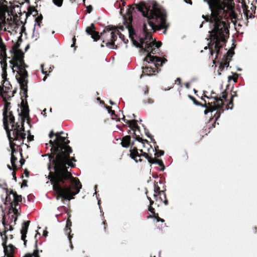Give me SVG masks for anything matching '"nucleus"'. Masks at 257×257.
Masks as SVG:
<instances>
[{
    "label": "nucleus",
    "instance_id": "c9c22d12",
    "mask_svg": "<svg viewBox=\"0 0 257 257\" xmlns=\"http://www.w3.org/2000/svg\"><path fill=\"white\" fill-rule=\"evenodd\" d=\"M7 4L6 0H0V12L8 10Z\"/></svg>",
    "mask_w": 257,
    "mask_h": 257
},
{
    "label": "nucleus",
    "instance_id": "58836bf2",
    "mask_svg": "<svg viewBox=\"0 0 257 257\" xmlns=\"http://www.w3.org/2000/svg\"><path fill=\"white\" fill-rule=\"evenodd\" d=\"M2 69V77L3 78V81H4V83L5 82L6 80H8L7 78V68Z\"/></svg>",
    "mask_w": 257,
    "mask_h": 257
},
{
    "label": "nucleus",
    "instance_id": "603ef678",
    "mask_svg": "<svg viewBox=\"0 0 257 257\" xmlns=\"http://www.w3.org/2000/svg\"><path fill=\"white\" fill-rule=\"evenodd\" d=\"M15 193H17L16 191H14L13 190L11 189L9 190L8 189H7L6 190V194L7 195L10 196L11 194H12L13 195V197L14 196Z\"/></svg>",
    "mask_w": 257,
    "mask_h": 257
},
{
    "label": "nucleus",
    "instance_id": "bb28decb",
    "mask_svg": "<svg viewBox=\"0 0 257 257\" xmlns=\"http://www.w3.org/2000/svg\"><path fill=\"white\" fill-rule=\"evenodd\" d=\"M16 248L12 244H10L9 245H6V249H4V252L6 255L14 254L15 252Z\"/></svg>",
    "mask_w": 257,
    "mask_h": 257
},
{
    "label": "nucleus",
    "instance_id": "2eb2a0df",
    "mask_svg": "<svg viewBox=\"0 0 257 257\" xmlns=\"http://www.w3.org/2000/svg\"><path fill=\"white\" fill-rule=\"evenodd\" d=\"M30 223V221H26L23 223L22 228L21 229V239L24 241V244L25 247L27 246V241L26 239L28 230Z\"/></svg>",
    "mask_w": 257,
    "mask_h": 257
},
{
    "label": "nucleus",
    "instance_id": "09e8293b",
    "mask_svg": "<svg viewBox=\"0 0 257 257\" xmlns=\"http://www.w3.org/2000/svg\"><path fill=\"white\" fill-rule=\"evenodd\" d=\"M223 59H224V62H221V63L222 64L224 67H228L229 65V61L230 60L224 59V58H223Z\"/></svg>",
    "mask_w": 257,
    "mask_h": 257
},
{
    "label": "nucleus",
    "instance_id": "f704fd0d",
    "mask_svg": "<svg viewBox=\"0 0 257 257\" xmlns=\"http://www.w3.org/2000/svg\"><path fill=\"white\" fill-rule=\"evenodd\" d=\"M21 207H19V208H17V206H14L12 207H10V210H12L13 214L12 215H15L18 218L19 216L21 215L20 212L19 211V209H20Z\"/></svg>",
    "mask_w": 257,
    "mask_h": 257
},
{
    "label": "nucleus",
    "instance_id": "c85d7f7f",
    "mask_svg": "<svg viewBox=\"0 0 257 257\" xmlns=\"http://www.w3.org/2000/svg\"><path fill=\"white\" fill-rule=\"evenodd\" d=\"M8 58L7 54H0V64L2 69L7 68V59Z\"/></svg>",
    "mask_w": 257,
    "mask_h": 257
},
{
    "label": "nucleus",
    "instance_id": "5fc2aeb1",
    "mask_svg": "<svg viewBox=\"0 0 257 257\" xmlns=\"http://www.w3.org/2000/svg\"><path fill=\"white\" fill-rule=\"evenodd\" d=\"M225 67H224L223 65L221 63H220V65L218 68V75H221V72L224 70Z\"/></svg>",
    "mask_w": 257,
    "mask_h": 257
},
{
    "label": "nucleus",
    "instance_id": "c03bdc74",
    "mask_svg": "<svg viewBox=\"0 0 257 257\" xmlns=\"http://www.w3.org/2000/svg\"><path fill=\"white\" fill-rule=\"evenodd\" d=\"M20 44L19 43V42H17L16 43L15 45H14L12 47V50H11V52H15V51H17V50H20L19 49V47H20Z\"/></svg>",
    "mask_w": 257,
    "mask_h": 257
},
{
    "label": "nucleus",
    "instance_id": "473e14b6",
    "mask_svg": "<svg viewBox=\"0 0 257 257\" xmlns=\"http://www.w3.org/2000/svg\"><path fill=\"white\" fill-rule=\"evenodd\" d=\"M17 161V158L14 155V154H11V162L13 170H17L18 169L17 166L16 164Z\"/></svg>",
    "mask_w": 257,
    "mask_h": 257
},
{
    "label": "nucleus",
    "instance_id": "5701e85b",
    "mask_svg": "<svg viewBox=\"0 0 257 257\" xmlns=\"http://www.w3.org/2000/svg\"><path fill=\"white\" fill-rule=\"evenodd\" d=\"M131 137L129 135L125 136L121 139V145L123 148H128L131 145L133 146L134 145V143H131Z\"/></svg>",
    "mask_w": 257,
    "mask_h": 257
},
{
    "label": "nucleus",
    "instance_id": "680f3d73",
    "mask_svg": "<svg viewBox=\"0 0 257 257\" xmlns=\"http://www.w3.org/2000/svg\"><path fill=\"white\" fill-rule=\"evenodd\" d=\"M72 225V223L70 220L68 219L66 221V227H70Z\"/></svg>",
    "mask_w": 257,
    "mask_h": 257
},
{
    "label": "nucleus",
    "instance_id": "393cba45",
    "mask_svg": "<svg viewBox=\"0 0 257 257\" xmlns=\"http://www.w3.org/2000/svg\"><path fill=\"white\" fill-rule=\"evenodd\" d=\"M13 200L10 202L11 207L16 206H18L19 203L22 201V197L21 195H18L17 193H15L13 197Z\"/></svg>",
    "mask_w": 257,
    "mask_h": 257
},
{
    "label": "nucleus",
    "instance_id": "0eeeda50",
    "mask_svg": "<svg viewBox=\"0 0 257 257\" xmlns=\"http://www.w3.org/2000/svg\"><path fill=\"white\" fill-rule=\"evenodd\" d=\"M203 107L206 108L204 110L205 114H207L209 112L217 110L214 114L215 121L220 117L221 113L224 111V103L220 99L217 100V104H214L212 102H208V103L206 102V106Z\"/></svg>",
    "mask_w": 257,
    "mask_h": 257
},
{
    "label": "nucleus",
    "instance_id": "69168bd1",
    "mask_svg": "<svg viewBox=\"0 0 257 257\" xmlns=\"http://www.w3.org/2000/svg\"><path fill=\"white\" fill-rule=\"evenodd\" d=\"M76 38L75 37H74L73 38H72V41H73V43L72 44V45H71V47H75V43H76Z\"/></svg>",
    "mask_w": 257,
    "mask_h": 257
},
{
    "label": "nucleus",
    "instance_id": "f257e3e1",
    "mask_svg": "<svg viewBox=\"0 0 257 257\" xmlns=\"http://www.w3.org/2000/svg\"><path fill=\"white\" fill-rule=\"evenodd\" d=\"M63 132L54 133L52 130L49 137L52 139L56 137L54 141L50 140L51 147V153L46 154L49 160L48 169L50 171L48 179L52 185L53 189L56 193V198L62 201L70 200L74 199V196L78 194L82 188V185L79 179L74 177L68 171L69 167L74 168L76 162L74 157H70L72 152L71 147L69 146L70 141L67 137L61 136Z\"/></svg>",
    "mask_w": 257,
    "mask_h": 257
},
{
    "label": "nucleus",
    "instance_id": "7c9ffc66",
    "mask_svg": "<svg viewBox=\"0 0 257 257\" xmlns=\"http://www.w3.org/2000/svg\"><path fill=\"white\" fill-rule=\"evenodd\" d=\"M33 12H35V14L33 15V16L35 17L36 15H38V12L35 9V7L29 6L28 8L27 16L28 17V16L33 14Z\"/></svg>",
    "mask_w": 257,
    "mask_h": 257
},
{
    "label": "nucleus",
    "instance_id": "774afa93",
    "mask_svg": "<svg viewBox=\"0 0 257 257\" xmlns=\"http://www.w3.org/2000/svg\"><path fill=\"white\" fill-rule=\"evenodd\" d=\"M15 171L16 170H14V171L12 173V175H13V179L15 181H17V177H16V173Z\"/></svg>",
    "mask_w": 257,
    "mask_h": 257
},
{
    "label": "nucleus",
    "instance_id": "39448f33",
    "mask_svg": "<svg viewBox=\"0 0 257 257\" xmlns=\"http://www.w3.org/2000/svg\"><path fill=\"white\" fill-rule=\"evenodd\" d=\"M12 129L9 128V125L8 127H4L7 134L8 137L10 142L14 141H22L23 142L26 139V134L24 133V123H22V127L20 128V125L18 122L11 123Z\"/></svg>",
    "mask_w": 257,
    "mask_h": 257
},
{
    "label": "nucleus",
    "instance_id": "cd10ccee",
    "mask_svg": "<svg viewBox=\"0 0 257 257\" xmlns=\"http://www.w3.org/2000/svg\"><path fill=\"white\" fill-rule=\"evenodd\" d=\"M149 163L151 164H158L161 168L160 169V171H163L165 169V166L164 165L163 162L162 160L158 159H155V158H150Z\"/></svg>",
    "mask_w": 257,
    "mask_h": 257
},
{
    "label": "nucleus",
    "instance_id": "4468645a",
    "mask_svg": "<svg viewBox=\"0 0 257 257\" xmlns=\"http://www.w3.org/2000/svg\"><path fill=\"white\" fill-rule=\"evenodd\" d=\"M86 32L87 34L91 36V38L94 41H97L100 39L99 34L95 31V27L93 24H91L89 27L86 28Z\"/></svg>",
    "mask_w": 257,
    "mask_h": 257
},
{
    "label": "nucleus",
    "instance_id": "4d7b16f0",
    "mask_svg": "<svg viewBox=\"0 0 257 257\" xmlns=\"http://www.w3.org/2000/svg\"><path fill=\"white\" fill-rule=\"evenodd\" d=\"M230 94H231L230 98L232 99H233V98L234 97L237 96V94L236 91H231Z\"/></svg>",
    "mask_w": 257,
    "mask_h": 257
},
{
    "label": "nucleus",
    "instance_id": "4c0bfd02",
    "mask_svg": "<svg viewBox=\"0 0 257 257\" xmlns=\"http://www.w3.org/2000/svg\"><path fill=\"white\" fill-rule=\"evenodd\" d=\"M234 54L233 50H229L228 51H227L225 55H224L223 58L224 59L230 60L231 58L232 57L233 55Z\"/></svg>",
    "mask_w": 257,
    "mask_h": 257
},
{
    "label": "nucleus",
    "instance_id": "3c124183",
    "mask_svg": "<svg viewBox=\"0 0 257 257\" xmlns=\"http://www.w3.org/2000/svg\"><path fill=\"white\" fill-rule=\"evenodd\" d=\"M164 154V151L159 150L156 152L155 155L156 157H161V156H163Z\"/></svg>",
    "mask_w": 257,
    "mask_h": 257
},
{
    "label": "nucleus",
    "instance_id": "49530a36",
    "mask_svg": "<svg viewBox=\"0 0 257 257\" xmlns=\"http://www.w3.org/2000/svg\"><path fill=\"white\" fill-rule=\"evenodd\" d=\"M10 143L11 148L12 149L11 154H14V153L17 152L16 149L15 148V146H16V145L15 143H13V142H12L11 143L10 142Z\"/></svg>",
    "mask_w": 257,
    "mask_h": 257
},
{
    "label": "nucleus",
    "instance_id": "de8ad7c7",
    "mask_svg": "<svg viewBox=\"0 0 257 257\" xmlns=\"http://www.w3.org/2000/svg\"><path fill=\"white\" fill-rule=\"evenodd\" d=\"M53 2L58 7H61L63 4V0H53Z\"/></svg>",
    "mask_w": 257,
    "mask_h": 257
},
{
    "label": "nucleus",
    "instance_id": "864d4df0",
    "mask_svg": "<svg viewBox=\"0 0 257 257\" xmlns=\"http://www.w3.org/2000/svg\"><path fill=\"white\" fill-rule=\"evenodd\" d=\"M155 218L157 220V222H164L165 221L164 219H162V218H161L159 216V214L158 213H156V214H155Z\"/></svg>",
    "mask_w": 257,
    "mask_h": 257
},
{
    "label": "nucleus",
    "instance_id": "1a4fd4ad",
    "mask_svg": "<svg viewBox=\"0 0 257 257\" xmlns=\"http://www.w3.org/2000/svg\"><path fill=\"white\" fill-rule=\"evenodd\" d=\"M130 157L134 160L136 163L138 162H142L143 160L141 159V157L143 156L145 157L149 162L150 158H152L151 155H150L149 153L146 152L143 153L142 154H139V150L137 147H134L130 150Z\"/></svg>",
    "mask_w": 257,
    "mask_h": 257
},
{
    "label": "nucleus",
    "instance_id": "412c9836",
    "mask_svg": "<svg viewBox=\"0 0 257 257\" xmlns=\"http://www.w3.org/2000/svg\"><path fill=\"white\" fill-rule=\"evenodd\" d=\"M43 20V16L42 14H40L39 16H38L37 18L35 19V22L37 24L35 25L34 30H33V36H34L35 34H36V38L38 37V35H39V28L40 27L41 23H42V21ZM37 39V38H36Z\"/></svg>",
    "mask_w": 257,
    "mask_h": 257
},
{
    "label": "nucleus",
    "instance_id": "a878e982",
    "mask_svg": "<svg viewBox=\"0 0 257 257\" xmlns=\"http://www.w3.org/2000/svg\"><path fill=\"white\" fill-rule=\"evenodd\" d=\"M137 131H134L133 133V137L135 138L136 140L139 141V142H141L143 145V147H145V144L147 143L150 146V148H152L151 145H150L149 144V141L146 139H143L139 135L137 134Z\"/></svg>",
    "mask_w": 257,
    "mask_h": 257
},
{
    "label": "nucleus",
    "instance_id": "338daca9",
    "mask_svg": "<svg viewBox=\"0 0 257 257\" xmlns=\"http://www.w3.org/2000/svg\"><path fill=\"white\" fill-rule=\"evenodd\" d=\"M15 226L14 225H7V226L8 228V231H12L14 230L13 226Z\"/></svg>",
    "mask_w": 257,
    "mask_h": 257
},
{
    "label": "nucleus",
    "instance_id": "72a5a7b5",
    "mask_svg": "<svg viewBox=\"0 0 257 257\" xmlns=\"http://www.w3.org/2000/svg\"><path fill=\"white\" fill-rule=\"evenodd\" d=\"M36 249L34 251L33 253H27L23 257H40L39 255V251L37 249V240L36 241Z\"/></svg>",
    "mask_w": 257,
    "mask_h": 257
},
{
    "label": "nucleus",
    "instance_id": "f8f14e48",
    "mask_svg": "<svg viewBox=\"0 0 257 257\" xmlns=\"http://www.w3.org/2000/svg\"><path fill=\"white\" fill-rule=\"evenodd\" d=\"M8 218L6 215H4L2 218V223L6 228V227H7V225H14L16 224V222L17 221V217L15 215H12V213L9 211L7 214Z\"/></svg>",
    "mask_w": 257,
    "mask_h": 257
},
{
    "label": "nucleus",
    "instance_id": "6e6d98bb",
    "mask_svg": "<svg viewBox=\"0 0 257 257\" xmlns=\"http://www.w3.org/2000/svg\"><path fill=\"white\" fill-rule=\"evenodd\" d=\"M10 63L12 65V68H14V67H16V60L15 59V58L13 57L12 60H11L10 61Z\"/></svg>",
    "mask_w": 257,
    "mask_h": 257
},
{
    "label": "nucleus",
    "instance_id": "a211bd4d",
    "mask_svg": "<svg viewBox=\"0 0 257 257\" xmlns=\"http://www.w3.org/2000/svg\"><path fill=\"white\" fill-rule=\"evenodd\" d=\"M122 119L127 124H128V126L131 128L132 130L133 131H138L139 133L140 132V128L139 125H138V120L134 119L133 120H128L125 118L124 116H123Z\"/></svg>",
    "mask_w": 257,
    "mask_h": 257
},
{
    "label": "nucleus",
    "instance_id": "c756f323",
    "mask_svg": "<svg viewBox=\"0 0 257 257\" xmlns=\"http://www.w3.org/2000/svg\"><path fill=\"white\" fill-rule=\"evenodd\" d=\"M188 96H189V98L193 101V103L195 105L201 106H206V101L203 98V97H201V99L204 101V104L198 101L193 96H192L190 95H189Z\"/></svg>",
    "mask_w": 257,
    "mask_h": 257
},
{
    "label": "nucleus",
    "instance_id": "a18cd8bd",
    "mask_svg": "<svg viewBox=\"0 0 257 257\" xmlns=\"http://www.w3.org/2000/svg\"><path fill=\"white\" fill-rule=\"evenodd\" d=\"M71 232V229L70 227H66L65 229V232L66 234H68V237L69 238V240L71 241V239L72 238V236L70 234V233Z\"/></svg>",
    "mask_w": 257,
    "mask_h": 257
},
{
    "label": "nucleus",
    "instance_id": "f3484780",
    "mask_svg": "<svg viewBox=\"0 0 257 257\" xmlns=\"http://www.w3.org/2000/svg\"><path fill=\"white\" fill-rule=\"evenodd\" d=\"M221 96L218 97V95L215 92L212 91L211 93V98L214 99V100L213 101H211L212 103L214 104H217V100H218V99H220L221 101H223L222 99H224L225 101H227L228 93L226 92V91L224 90V91H223L221 93Z\"/></svg>",
    "mask_w": 257,
    "mask_h": 257
},
{
    "label": "nucleus",
    "instance_id": "f03ea898",
    "mask_svg": "<svg viewBox=\"0 0 257 257\" xmlns=\"http://www.w3.org/2000/svg\"><path fill=\"white\" fill-rule=\"evenodd\" d=\"M137 9L141 12L143 16L147 18V24L151 28L148 29L147 24L144 23L143 27V35L144 37L140 38V42L135 39L134 36L136 35L135 30L132 25L133 21L132 16L130 14L132 10L128 9L127 13L128 18L125 19L124 24L128 30L129 36L133 44L137 47L140 48L148 54H156L159 53L160 49L154 47L148 44V42L153 39L151 31L154 32L161 29H165L163 33L165 34L167 29L169 27V24L166 22L167 15L166 12L160 8L159 5L153 2L151 4L149 5L142 2L137 6ZM134 8L132 9V10Z\"/></svg>",
    "mask_w": 257,
    "mask_h": 257
},
{
    "label": "nucleus",
    "instance_id": "20e7f679",
    "mask_svg": "<svg viewBox=\"0 0 257 257\" xmlns=\"http://www.w3.org/2000/svg\"><path fill=\"white\" fill-rule=\"evenodd\" d=\"M16 67L18 69L16 79L20 84L21 90H23V96L28 97V73L26 70L28 66L25 63L24 58L16 59Z\"/></svg>",
    "mask_w": 257,
    "mask_h": 257
},
{
    "label": "nucleus",
    "instance_id": "423d86ee",
    "mask_svg": "<svg viewBox=\"0 0 257 257\" xmlns=\"http://www.w3.org/2000/svg\"><path fill=\"white\" fill-rule=\"evenodd\" d=\"M5 102L3 109V123L4 127H8L9 123H14L15 122V118L13 112L10 110L11 103L8 102V98L6 96H1Z\"/></svg>",
    "mask_w": 257,
    "mask_h": 257
},
{
    "label": "nucleus",
    "instance_id": "9d476101",
    "mask_svg": "<svg viewBox=\"0 0 257 257\" xmlns=\"http://www.w3.org/2000/svg\"><path fill=\"white\" fill-rule=\"evenodd\" d=\"M20 94L21 95V103L20 104L21 108L22 109V112L20 114V115L23 117L22 120V123H24L25 121V118H27L29 116V109L28 102L26 100L27 97H26L25 96H23V90H21Z\"/></svg>",
    "mask_w": 257,
    "mask_h": 257
},
{
    "label": "nucleus",
    "instance_id": "37998d69",
    "mask_svg": "<svg viewBox=\"0 0 257 257\" xmlns=\"http://www.w3.org/2000/svg\"><path fill=\"white\" fill-rule=\"evenodd\" d=\"M233 99H231V98L230 99L229 101L228 102V103L227 104V105L226 106V109H232L233 108Z\"/></svg>",
    "mask_w": 257,
    "mask_h": 257
},
{
    "label": "nucleus",
    "instance_id": "aec40b11",
    "mask_svg": "<svg viewBox=\"0 0 257 257\" xmlns=\"http://www.w3.org/2000/svg\"><path fill=\"white\" fill-rule=\"evenodd\" d=\"M154 197L155 199L157 201L158 200V196H162L164 193H165L166 188L163 189L162 190H160V187L158 185L157 182L155 181L154 182Z\"/></svg>",
    "mask_w": 257,
    "mask_h": 257
},
{
    "label": "nucleus",
    "instance_id": "ea45409f",
    "mask_svg": "<svg viewBox=\"0 0 257 257\" xmlns=\"http://www.w3.org/2000/svg\"><path fill=\"white\" fill-rule=\"evenodd\" d=\"M6 46L4 42L0 43V54H7L6 53Z\"/></svg>",
    "mask_w": 257,
    "mask_h": 257
},
{
    "label": "nucleus",
    "instance_id": "6ab92c4d",
    "mask_svg": "<svg viewBox=\"0 0 257 257\" xmlns=\"http://www.w3.org/2000/svg\"><path fill=\"white\" fill-rule=\"evenodd\" d=\"M111 42H106V46L111 49H116L117 46L115 45V41L117 40V30H114L111 32Z\"/></svg>",
    "mask_w": 257,
    "mask_h": 257
},
{
    "label": "nucleus",
    "instance_id": "e2e57ef3",
    "mask_svg": "<svg viewBox=\"0 0 257 257\" xmlns=\"http://www.w3.org/2000/svg\"><path fill=\"white\" fill-rule=\"evenodd\" d=\"M26 186H27V180H23L22 184L21 185V187L22 188L23 187H26Z\"/></svg>",
    "mask_w": 257,
    "mask_h": 257
},
{
    "label": "nucleus",
    "instance_id": "0e129e2a",
    "mask_svg": "<svg viewBox=\"0 0 257 257\" xmlns=\"http://www.w3.org/2000/svg\"><path fill=\"white\" fill-rule=\"evenodd\" d=\"M92 7L91 6H89L88 7H87V12L88 13H90L92 11Z\"/></svg>",
    "mask_w": 257,
    "mask_h": 257
},
{
    "label": "nucleus",
    "instance_id": "052dcab7",
    "mask_svg": "<svg viewBox=\"0 0 257 257\" xmlns=\"http://www.w3.org/2000/svg\"><path fill=\"white\" fill-rule=\"evenodd\" d=\"M146 136L148 137V138H151V140L152 141H153L155 143H156L155 141V140H154L153 139V137L152 136H151V135L150 134V133L149 132H146Z\"/></svg>",
    "mask_w": 257,
    "mask_h": 257
},
{
    "label": "nucleus",
    "instance_id": "2f4dec72",
    "mask_svg": "<svg viewBox=\"0 0 257 257\" xmlns=\"http://www.w3.org/2000/svg\"><path fill=\"white\" fill-rule=\"evenodd\" d=\"M12 54H14L13 57L15 59H19L20 58H24V53L21 50H17V51L12 52Z\"/></svg>",
    "mask_w": 257,
    "mask_h": 257
},
{
    "label": "nucleus",
    "instance_id": "7ed1b4c3",
    "mask_svg": "<svg viewBox=\"0 0 257 257\" xmlns=\"http://www.w3.org/2000/svg\"><path fill=\"white\" fill-rule=\"evenodd\" d=\"M207 3L211 11L210 15H203L206 22L213 24L214 28L210 34L211 44L209 49L211 56L216 53L215 59L221 55V49L225 45L229 36V23L227 15L233 12V0H204Z\"/></svg>",
    "mask_w": 257,
    "mask_h": 257
},
{
    "label": "nucleus",
    "instance_id": "8fccbe9b",
    "mask_svg": "<svg viewBox=\"0 0 257 257\" xmlns=\"http://www.w3.org/2000/svg\"><path fill=\"white\" fill-rule=\"evenodd\" d=\"M17 90L15 89L13 91L12 94L11 95H9V93H7V94H5L4 96H6L8 98V99L9 100H11V97H13L14 96V94L16 93Z\"/></svg>",
    "mask_w": 257,
    "mask_h": 257
},
{
    "label": "nucleus",
    "instance_id": "4be33fe9",
    "mask_svg": "<svg viewBox=\"0 0 257 257\" xmlns=\"http://www.w3.org/2000/svg\"><path fill=\"white\" fill-rule=\"evenodd\" d=\"M145 62L144 61V63ZM144 65H145V67H143V72L146 75H151L153 74L154 73H155L156 71H157L158 72V70L155 67H153L152 66H147V64H144Z\"/></svg>",
    "mask_w": 257,
    "mask_h": 257
},
{
    "label": "nucleus",
    "instance_id": "e433bc0d",
    "mask_svg": "<svg viewBox=\"0 0 257 257\" xmlns=\"http://www.w3.org/2000/svg\"><path fill=\"white\" fill-rule=\"evenodd\" d=\"M152 41H149L148 44L151 45L155 48L159 49L162 44V42L161 41H156V40H153L152 39Z\"/></svg>",
    "mask_w": 257,
    "mask_h": 257
},
{
    "label": "nucleus",
    "instance_id": "b1692460",
    "mask_svg": "<svg viewBox=\"0 0 257 257\" xmlns=\"http://www.w3.org/2000/svg\"><path fill=\"white\" fill-rule=\"evenodd\" d=\"M8 231V228L6 227V228H4V230L2 232H0L1 236L2 238L3 242L2 245L4 247V249H6V245L7 244V241L8 239V236L7 235V233Z\"/></svg>",
    "mask_w": 257,
    "mask_h": 257
},
{
    "label": "nucleus",
    "instance_id": "9b49d317",
    "mask_svg": "<svg viewBox=\"0 0 257 257\" xmlns=\"http://www.w3.org/2000/svg\"><path fill=\"white\" fill-rule=\"evenodd\" d=\"M116 29V28L111 25H108L106 26L103 31L100 33V38L101 37L102 40V42L106 44V42H111V32L109 33L110 31H113L114 30Z\"/></svg>",
    "mask_w": 257,
    "mask_h": 257
},
{
    "label": "nucleus",
    "instance_id": "ddd939ff",
    "mask_svg": "<svg viewBox=\"0 0 257 257\" xmlns=\"http://www.w3.org/2000/svg\"><path fill=\"white\" fill-rule=\"evenodd\" d=\"M248 7L244 4L242 6V9L243 13L246 17V19H252L255 17V13L256 10V7L253 5L250 8V10H248Z\"/></svg>",
    "mask_w": 257,
    "mask_h": 257
},
{
    "label": "nucleus",
    "instance_id": "bf43d9fd",
    "mask_svg": "<svg viewBox=\"0 0 257 257\" xmlns=\"http://www.w3.org/2000/svg\"><path fill=\"white\" fill-rule=\"evenodd\" d=\"M148 210L152 213L153 214H156V213L155 212V209L151 206H149Z\"/></svg>",
    "mask_w": 257,
    "mask_h": 257
},
{
    "label": "nucleus",
    "instance_id": "dca6fc26",
    "mask_svg": "<svg viewBox=\"0 0 257 257\" xmlns=\"http://www.w3.org/2000/svg\"><path fill=\"white\" fill-rule=\"evenodd\" d=\"M12 89V86L8 80H6L4 83L2 81V84L0 86V96H4L5 94L9 93Z\"/></svg>",
    "mask_w": 257,
    "mask_h": 257
},
{
    "label": "nucleus",
    "instance_id": "a19ab883",
    "mask_svg": "<svg viewBox=\"0 0 257 257\" xmlns=\"http://www.w3.org/2000/svg\"><path fill=\"white\" fill-rule=\"evenodd\" d=\"M162 195L163 196L164 198L160 196L158 197V199H160L161 202H163L165 205H167L169 203L168 200L167 199L166 193H164Z\"/></svg>",
    "mask_w": 257,
    "mask_h": 257
},
{
    "label": "nucleus",
    "instance_id": "79ce46f5",
    "mask_svg": "<svg viewBox=\"0 0 257 257\" xmlns=\"http://www.w3.org/2000/svg\"><path fill=\"white\" fill-rule=\"evenodd\" d=\"M238 74L237 73L233 74L232 76H229L228 77V81L233 80L234 82H236L238 79Z\"/></svg>",
    "mask_w": 257,
    "mask_h": 257
},
{
    "label": "nucleus",
    "instance_id": "6e6552de",
    "mask_svg": "<svg viewBox=\"0 0 257 257\" xmlns=\"http://www.w3.org/2000/svg\"><path fill=\"white\" fill-rule=\"evenodd\" d=\"M144 61L146 63H150V62L153 66L158 70L159 67H161L164 63H165L167 60L166 58H162L158 56H152L150 54H147L145 58Z\"/></svg>",
    "mask_w": 257,
    "mask_h": 257
},
{
    "label": "nucleus",
    "instance_id": "13d9d810",
    "mask_svg": "<svg viewBox=\"0 0 257 257\" xmlns=\"http://www.w3.org/2000/svg\"><path fill=\"white\" fill-rule=\"evenodd\" d=\"M117 35L119 36V37L121 39L122 41H124V36L122 35L119 31L117 30Z\"/></svg>",
    "mask_w": 257,
    "mask_h": 257
}]
</instances>
